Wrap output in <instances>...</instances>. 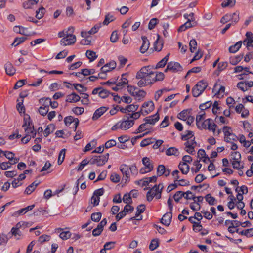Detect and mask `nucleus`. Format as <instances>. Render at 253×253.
<instances>
[{
	"mask_svg": "<svg viewBox=\"0 0 253 253\" xmlns=\"http://www.w3.org/2000/svg\"><path fill=\"white\" fill-rule=\"evenodd\" d=\"M81 97L75 93H72L66 97V101L69 102H77L79 101Z\"/></svg>",
	"mask_w": 253,
	"mask_h": 253,
	"instance_id": "nucleus-26",
	"label": "nucleus"
},
{
	"mask_svg": "<svg viewBox=\"0 0 253 253\" xmlns=\"http://www.w3.org/2000/svg\"><path fill=\"white\" fill-rule=\"evenodd\" d=\"M236 2V0H227V1H225L223 2L221 4L223 7H225L227 6H233Z\"/></svg>",
	"mask_w": 253,
	"mask_h": 253,
	"instance_id": "nucleus-61",
	"label": "nucleus"
},
{
	"mask_svg": "<svg viewBox=\"0 0 253 253\" xmlns=\"http://www.w3.org/2000/svg\"><path fill=\"white\" fill-rule=\"evenodd\" d=\"M205 199L209 205H214L215 204L216 199L211 196L210 194H207L205 197Z\"/></svg>",
	"mask_w": 253,
	"mask_h": 253,
	"instance_id": "nucleus-39",
	"label": "nucleus"
},
{
	"mask_svg": "<svg viewBox=\"0 0 253 253\" xmlns=\"http://www.w3.org/2000/svg\"><path fill=\"white\" fill-rule=\"evenodd\" d=\"M101 26V23H99L98 24H96L94 26L91 30L88 31V32L86 31H82L81 33V36L83 38H87L88 34L91 35L96 33L99 29Z\"/></svg>",
	"mask_w": 253,
	"mask_h": 253,
	"instance_id": "nucleus-13",
	"label": "nucleus"
},
{
	"mask_svg": "<svg viewBox=\"0 0 253 253\" xmlns=\"http://www.w3.org/2000/svg\"><path fill=\"white\" fill-rule=\"evenodd\" d=\"M185 146V150L187 152L192 154L193 152L194 151V147L196 145V143L194 140H190L187 141L184 143Z\"/></svg>",
	"mask_w": 253,
	"mask_h": 253,
	"instance_id": "nucleus-16",
	"label": "nucleus"
},
{
	"mask_svg": "<svg viewBox=\"0 0 253 253\" xmlns=\"http://www.w3.org/2000/svg\"><path fill=\"white\" fill-rule=\"evenodd\" d=\"M92 93L94 95L98 94L99 96L102 98L107 97L109 94V92L108 90L102 87L94 88L92 90Z\"/></svg>",
	"mask_w": 253,
	"mask_h": 253,
	"instance_id": "nucleus-12",
	"label": "nucleus"
},
{
	"mask_svg": "<svg viewBox=\"0 0 253 253\" xmlns=\"http://www.w3.org/2000/svg\"><path fill=\"white\" fill-rule=\"evenodd\" d=\"M217 125L212 122V120L211 119H208L205 120L203 123L200 124V129H208L211 130L215 134L216 133V128Z\"/></svg>",
	"mask_w": 253,
	"mask_h": 253,
	"instance_id": "nucleus-7",
	"label": "nucleus"
},
{
	"mask_svg": "<svg viewBox=\"0 0 253 253\" xmlns=\"http://www.w3.org/2000/svg\"><path fill=\"white\" fill-rule=\"evenodd\" d=\"M232 164L234 169H240L243 168V166L241 165L240 160L232 161Z\"/></svg>",
	"mask_w": 253,
	"mask_h": 253,
	"instance_id": "nucleus-62",
	"label": "nucleus"
},
{
	"mask_svg": "<svg viewBox=\"0 0 253 253\" xmlns=\"http://www.w3.org/2000/svg\"><path fill=\"white\" fill-rule=\"evenodd\" d=\"M212 91L216 92L215 95H219L220 94L223 93L225 91V87L223 86H220L217 84H216L213 88Z\"/></svg>",
	"mask_w": 253,
	"mask_h": 253,
	"instance_id": "nucleus-31",
	"label": "nucleus"
},
{
	"mask_svg": "<svg viewBox=\"0 0 253 253\" xmlns=\"http://www.w3.org/2000/svg\"><path fill=\"white\" fill-rule=\"evenodd\" d=\"M142 163L146 169H147V171H151L153 169V165L152 161L148 157H144L142 159Z\"/></svg>",
	"mask_w": 253,
	"mask_h": 253,
	"instance_id": "nucleus-24",
	"label": "nucleus"
},
{
	"mask_svg": "<svg viewBox=\"0 0 253 253\" xmlns=\"http://www.w3.org/2000/svg\"><path fill=\"white\" fill-rule=\"evenodd\" d=\"M184 196V192L181 191H178L173 196V198L175 202H178L180 199Z\"/></svg>",
	"mask_w": 253,
	"mask_h": 253,
	"instance_id": "nucleus-57",
	"label": "nucleus"
},
{
	"mask_svg": "<svg viewBox=\"0 0 253 253\" xmlns=\"http://www.w3.org/2000/svg\"><path fill=\"white\" fill-rule=\"evenodd\" d=\"M178 168L184 174H187L189 171V166L185 162L180 163Z\"/></svg>",
	"mask_w": 253,
	"mask_h": 253,
	"instance_id": "nucleus-29",
	"label": "nucleus"
},
{
	"mask_svg": "<svg viewBox=\"0 0 253 253\" xmlns=\"http://www.w3.org/2000/svg\"><path fill=\"white\" fill-rule=\"evenodd\" d=\"M146 93L143 90H139L138 88L136 90V93H135L134 96L140 99L141 98H143L145 96Z\"/></svg>",
	"mask_w": 253,
	"mask_h": 253,
	"instance_id": "nucleus-50",
	"label": "nucleus"
},
{
	"mask_svg": "<svg viewBox=\"0 0 253 253\" xmlns=\"http://www.w3.org/2000/svg\"><path fill=\"white\" fill-rule=\"evenodd\" d=\"M4 68L6 73L9 76L13 75L16 71L15 68L13 67L11 63L7 62L4 65Z\"/></svg>",
	"mask_w": 253,
	"mask_h": 253,
	"instance_id": "nucleus-22",
	"label": "nucleus"
},
{
	"mask_svg": "<svg viewBox=\"0 0 253 253\" xmlns=\"http://www.w3.org/2000/svg\"><path fill=\"white\" fill-rule=\"evenodd\" d=\"M71 32H69L68 34H66V37L61 40V44L66 46L75 43L76 41V37Z\"/></svg>",
	"mask_w": 253,
	"mask_h": 253,
	"instance_id": "nucleus-8",
	"label": "nucleus"
},
{
	"mask_svg": "<svg viewBox=\"0 0 253 253\" xmlns=\"http://www.w3.org/2000/svg\"><path fill=\"white\" fill-rule=\"evenodd\" d=\"M179 154L178 149L174 147H170L166 151V154L168 156H178Z\"/></svg>",
	"mask_w": 253,
	"mask_h": 253,
	"instance_id": "nucleus-27",
	"label": "nucleus"
},
{
	"mask_svg": "<svg viewBox=\"0 0 253 253\" xmlns=\"http://www.w3.org/2000/svg\"><path fill=\"white\" fill-rule=\"evenodd\" d=\"M207 86L208 84L206 82L203 81L198 82L192 88V93L193 96L195 97L199 96L203 93Z\"/></svg>",
	"mask_w": 253,
	"mask_h": 253,
	"instance_id": "nucleus-5",
	"label": "nucleus"
},
{
	"mask_svg": "<svg viewBox=\"0 0 253 253\" xmlns=\"http://www.w3.org/2000/svg\"><path fill=\"white\" fill-rule=\"evenodd\" d=\"M164 74L162 72H159L156 74L155 77L152 76L151 80L153 83L157 81H162L164 78Z\"/></svg>",
	"mask_w": 253,
	"mask_h": 253,
	"instance_id": "nucleus-43",
	"label": "nucleus"
},
{
	"mask_svg": "<svg viewBox=\"0 0 253 253\" xmlns=\"http://www.w3.org/2000/svg\"><path fill=\"white\" fill-rule=\"evenodd\" d=\"M168 69L172 72H176L182 70V67L179 63L176 62H170L168 64Z\"/></svg>",
	"mask_w": 253,
	"mask_h": 253,
	"instance_id": "nucleus-14",
	"label": "nucleus"
},
{
	"mask_svg": "<svg viewBox=\"0 0 253 253\" xmlns=\"http://www.w3.org/2000/svg\"><path fill=\"white\" fill-rule=\"evenodd\" d=\"M88 164H90V159L89 160H88L87 159L83 160L80 163V165L79 166L77 170L78 171L82 170L84 168V166H85Z\"/></svg>",
	"mask_w": 253,
	"mask_h": 253,
	"instance_id": "nucleus-60",
	"label": "nucleus"
},
{
	"mask_svg": "<svg viewBox=\"0 0 253 253\" xmlns=\"http://www.w3.org/2000/svg\"><path fill=\"white\" fill-rule=\"evenodd\" d=\"M109 154L105 155L95 156L90 159V164H96L97 166H101L105 164L109 158Z\"/></svg>",
	"mask_w": 253,
	"mask_h": 253,
	"instance_id": "nucleus-6",
	"label": "nucleus"
},
{
	"mask_svg": "<svg viewBox=\"0 0 253 253\" xmlns=\"http://www.w3.org/2000/svg\"><path fill=\"white\" fill-rule=\"evenodd\" d=\"M65 149H63L60 151L58 159V164L59 165H61L63 162L65 157Z\"/></svg>",
	"mask_w": 253,
	"mask_h": 253,
	"instance_id": "nucleus-44",
	"label": "nucleus"
},
{
	"mask_svg": "<svg viewBox=\"0 0 253 253\" xmlns=\"http://www.w3.org/2000/svg\"><path fill=\"white\" fill-rule=\"evenodd\" d=\"M243 44L246 45L247 48L250 47H253V37L250 39H246L243 41Z\"/></svg>",
	"mask_w": 253,
	"mask_h": 253,
	"instance_id": "nucleus-56",
	"label": "nucleus"
},
{
	"mask_svg": "<svg viewBox=\"0 0 253 253\" xmlns=\"http://www.w3.org/2000/svg\"><path fill=\"white\" fill-rule=\"evenodd\" d=\"M163 187L164 186L162 184L155 185L147 193V200L150 202L155 196L157 199H160Z\"/></svg>",
	"mask_w": 253,
	"mask_h": 253,
	"instance_id": "nucleus-3",
	"label": "nucleus"
},
{
	"mask_svg": "<svg viewBox=\"0 0 253 253\" xmlns=\"http://www.w3.org/2000/svg\"><path fill=\"white\" fill-rule=\"evenodd\" d=\"M197 43L195 39L191 40L189 42L190 50L191 52L196 51Z\"/></svg>",
	"mask_w": 253,
	"mask_h": 253,
	"instance_id": "nucleus-46",
	"label": "nucleus"
},
{
	"mask_svg": "<svg viewBox=\"0 0 253 253\" xmlns=\"http://www.w3.org/2000/svg\"><path fill=\"white\" fill-rule=\"evenodd\" d=\"M184 198L187 200H193L194 201L196 202V200H195V196L192 193V192H191V191H187L186 192H184Z\"/></svg>",
	"mask_w": 253,
	"mask_h": 253,
	"instance_id": "nucleus-53",
	"label": "nucleus"
},
{
	"mask_svg": "<svg viewBox=\"0 0 253 253\" xmlns=\"http://www.w3.org/2000/svg\"><path fill=\"white\" fill-rule=\"evenodd\" d=\"M49 111L48 105H45L44 107H40L39 109V113L42 116H45Z\"/></svg>",
	"mask_w": 253,
	"mask_h": 253,
	"instance_id": "nucleus-54",
	"label": "nucleus"
},
{
	"mask_svg": "<svg viewBox=\"0 0 253 253\" xmlns=\"http://www.w3.org/2000/svg\"><path fill=\"white\" fill-rule=\"evenodd\" d=\"M59 236L63 240H67L71 237V233L69 231H64L60 234Z\"/></svg>",
	"mask_w": 253,
	"mask_h": 253,
	"instance_id": "nucleus-58",
	"label": "nucleus"
},
{
	"mask_svg": "<svg viewBox=\"0 0 253 253\" xmlns=\"http://www.w3.org/2000/svg\"><path fill=\"white\" fill-rule=\"evenodd\" d=\"M123 201L126 204H130L132 202L131 196L129 194H125L124 195Z\"/></svg>",
	"mask_w": 253,
	"mask_h": 253,
	"instance_id": "nucleus-63",
	"label": "nucleus"
},
{
	"mask_svg": "<svg viewBox=\"0 0 253 253\" xmlns=\"http://www.w3.org/2000/svg\"><path fill=\"white\" fill-rule=\"evenodd\" d=\"M139 80L137 84L139 87H142L153 84L151 79L136 78Z\"/></svg>",
	"mask_w": 253,
	"mask_h": 253,
	"instance_id": "nucleus-25",
	"label": "nucleus"
},
{
	"mask_svg": "<svg viewBox=\"0 0 253 253\" xmlns=\"http://www.w3.org/2000/svg\"><path fill=\"white\" fill-rule=\"evenodd\" d=\"M107 110V108L106 107H101L97 109L93 114V115L92 117L93 120H96L98 119L101 115H102Z\"/></svg>",
	"mask_w": 253,
	"mask_h": 253,
	"instance_id": "nucleus-23",
	"label": "nucleus"
},
{
	"mask_svg": "<svg viewBox=\"0 0 253 253\" xmlns=\"http://www.w3.org/2000/svg\"><path fill=\"white\" fill-rule=\"evenodd\" d=\"M20 227V225L19 223H18L16 225V226L13 227L11 229V232L12 235L14 236H20L21 235V232L20 231L19 228Z\"/></svg>",
	"mask_w": 253,
	"mask_h": 253,
	"instance_id": "nucleus-38",
	"label": "nucleus"
},
{
	"mask_svg": "<svg viewBox=\"0 0 253 253\" xmlns=\"http://www.w3.org/2000/svg\"><path fill=\"white\" fill-rule=\"evenodd\" d=\"M116 66V62L114 61L110 62L109 63L105 64L101 68L102 73H105L109 72L114 69Z\"/></svg>",
	"mask_w": 253,
	"mask_h": 253,
	"instance_id": "nucleus-18",
	"label": "nucleus"
},
{
	"mask_svg": "<svg viewBox=\"0 0 253 253\" xmlns=\"http://www.w3.org/2000/svg\"><path fill=\"white\" fill-rule=\"evenodd\" d=\"M120 170L123 175V180H125V182L129 181L130 178L129 166L126 164L121 165L120 166Z\"/></svg>",
	"mask_w": 253,
	"mask_h": 253,
	"instance_id": "nucleus-10",
	"label": "nucleus"
},
{
	"mask_svg": "<svg viewBox=\"0 0 253 253\" xmlns=\"http://www.w3.org/2000/svg\"><path fill=\"white\" fill-rule=\"evenodd\" d=\"M157 172L158 176L164 175L166 177L169 176L170 172L169 169H166L163 165H160L158 167Z\"/></svg>",
	"mask_w": 253,
	"mask_h": 253,
	"instance_id": "nucleus-21",
	"label": "nucleus"
},
{
	"mask_svg": "<svg viewBox=\"0 0 253 253\" xmlns=\"http://www.w3.org/2000/svg\"><path fill=\"white\" fill-rule=\"evenodd\" d=\"M114 20V18L113 15L107 14L105 15V19L103 22L104 25H107L110 22Z\"/></svg>",
	"mask_w": 253,
	"mask_h": 253,
	"instance_id": "nucleus-51",
	"label": "nucleus"
},
{
	"mask_svg": "<svg viewBox=\"0 0 253 253\" xmlns=\"http://www.w3.org/2000/svg\"><path fill=\"white\" fill-rule=\"evenodd\" d=\"M64 122L67 126H70L72 123H74V130L76 131L79 125V120L77 118H74L72 116L66 117L64 119Z\"/></svg>",
	"mask_w": 253,
	"mask_h": 253,
	"instance_id": "nucleus-15",
	"label": "nucleus"
},
{
	"mask_svg": "<svg viewBox=\"0 0 253 253\" xmlns=\"http://www.w3.org/2000/svg\"><path fill=\"white\" fill-rule=\"evenodd\" d=\"M242 44V41L238 42L236 44H235L231 46L229 48V51L230 53H236L241 48Z\"/></svg>",
	"mask_w": 253,
	"mask_h": 253,
	"instance_id": "nucleus-33",
	"label": "nucleus"
},
{
	"mask_svg": "<svg viewBox=\"0 0 253 253\" xmlns=\"http://www.w3.org/2000/svg\"><path fill=\"white\" fill-rule=\"evenodd\" d=\"M172 212L170 211L165 213L161 219V223L165 225L168 226L171 221Z\"/></svg>",
	"mask_w": 253,
	"mask_h": 253,
	"instance_id": "nucleus-20",
	"label": "nucleus"
},
{
	"mask_svg": "<svg viewBox=\"0 0 253 253\" xmlns=\"http://www.w3.org/2000/svg\"><path fill=\"white\" fill-rule=\"evenodd\" d=\"M170 53H168L164 58H163L160 61H159L156 65V68L164 67L169 59V57Z\"/></svg>",
	"mask_w": 253,
	"mask_h": 253,
	"instance_id": "nucleus-36",
	"label": "nucleus"
},
{
	"mask_svg": "<svg viewBox=\"0 0 253 253\" xmlns=\"http://www.w3.org/2000/svg\"><path fill=\"white\" fill-rule=\"evenodd\" d=\"M45 12V9L43 7H41L36 11V17L37 19H40L43 17Z\"/></svg>",
	"mask_w": 253,
	"mask_h": 253,
	"instance_id": "nucleus-42",
	"label": "nucleus"
},
{
	"mask_svg": "<svg viewBox=\"0 0 253 253\" xmlns=\"http://www.w3.org/2000/svg\"><path fill=\"white\" fill-rule=\"evenodd\" d=\"M223 132L224 134V140L226 139V137H229L230 134L232 133V130L230 127L224 126L223 127Z\"/></svg>",
	"mask_w": 253,
	"mask_h": 253,
	"instance_id": "nucleus-47",
	"label": "nucleus"
},
{
	"mask_svg": "<svg viewBox=\"0 0 253 253\" xmlns=\"http://www.w3.org/2000/svg\"><path fill=\"white\" fill-rule=\"evenodd\" d=\"M143 43L141 46L140 48V51L142 53H145L148 49L150 45L149 40L145 36H142L141 37Z\"/></svg>",
	"mask_w": 253,
	"mask_h": 253,
	"instance_id": "nucleus-19",
	"label": "nucleus"
},
{
	"mask_svg": "<svg viewBox=\"0 0 253 253\" xmlns=\"http://www.w3.org/2000/svg\"><path fill=\"white\" fill-rule=\"evenodd\" d=\"M154 109V104L152 101H148L144 103L141 112L143 116H145L152 112Z\"/></svg>",
	"mask_w": 253,
	"mask_h": 253,
	"instance_id": "nucleus-9",
	"label": "nucleus"
},
{
	"mask_svg": "<svg viewBox=\"0 0 253 253\" xmlns=\"http://www.w3.org/2000/svg\"><path fill=\"white\" fill-rule=\"evenodd\" d=\"M192 27H194V25H193L192 23H190V21L188 20V21H187L186 22L179 27L178 29V31L179 32H183L185 31L186 29Z\"/></svg>",
	"mask_w": 253,
	"mask_h": 253,
	"instance_id": "nucleus-34",
	"label": "nucleus"
},
{
	"mask_svg": "<svg viewBox=\"0 0 253 253\" xmlns=\"http://www.w3.org/2000/svg\"><path fill=\"white\" fill-rule=\"evenodd\" d=\"M126 75L123 74L121 78L116 83L117 86L122 88L125 85L127 84L128 83L127 79L126 78Z\"/></svg>",
	"mask_w": 253,
	"mask_h": 253,
	"instance_id": "nucleus-32",
	"label": "nucleus"
},
{
	"mask_svg": "<svg viewBox=\"0 0 253 253\" xmlns=\"http://www.w3.org/2000/svg\"><path fill=\"white\" fill-rule=\"evenodd\" d=\"M86 56L89 59L90 61H94L97 57L96 53L91 50L86 51Z\"/></svg>",
	"mask_w": 253,
	"mask_h": 253,
	"instance_id": "nucleus-40",
	"label": "nucleus"
},
{
	"mask_svg": "<svg viewBox=\"0 0 253 253\" xmlns=\"http://www.w3.org/2000/svg\"><path fill=\"white\" fill-rule=\"evenodd\" d=\"M26 134H30L34 138L36 135V132L31 121L30 116L26 114L24 117V124L22 125Z\"/></svg>",
	"mask_w": 253,
	"mask_h": 253,
	"instance_id": "nucleus-2",
	"label": "nucleus"
},
{
	"mask_svg": "<svg viewBox=\"0 0 253 253\" xmlns=\"http://www.w3.org/2000/svg\"><path fill=\"white\" fill-rule=\"evenodd\" d=\"M17 101L18 102V103L16 105V108L17 111L20 113H25V109L23 105V99H21V100H19V99H17Z\"/></svg>",
	"mask_w": 253,
	"mask_h": 253,
	"instance_id": "nucleus-37",
	"label": "nucleus"
},
{
	"mask_svg": "<svg viewBox=\"0 0 253 253\" xmlns=\"http://www.w3.org/2000/svg\"><path fill=\"white\" fill-rule=\"evenodd\" d=\"M231 19V14H227L221 18V19L220 20V22L224 24L227 23V22L230 21Z\"/></svg>",
	"mask_w": 253,
	"mask_h": 253,
	"instance_id": "nucleus-64",
	"label": "nucleus"
},
{
	"mask_svg": "<svg viewBox=\"0 0 253 253\" xmlns=\"http://www.w3.org/2000/svg\"><path fill=\"white\" fill-rule=\"evenodd\" d=\"M26 39L27 38L25 37L16 38L11 45L12 46H16L24 42Z\"/></svg>",
	"mask_w": 253,
	"mask_h": 253,
	"instance_id": "nucleus-52",
	"label": "nucleus"
},
{
	"mask_svg": "<svg viewBox=\"0 0 253 253\" xmlns=\"http://www.w3.org/2000/svg\"><path fill=\"white\" fill-rule=\"evenodd\" d=\"M74 31V28L73 27H69L67 30L66 31H63L61 32H59L58 35V37L60 38H64L67 35L66 34H68L69 32H71V33H73Z\"/></svg>",
	"mask_w": 253,
	"mask_h": 253,
	"instance_id": "nucleus-45",
	"label": "nucleus"
},
{
	"mask_svg": "<svg viewBox=\"0 0 253 253\" xmlns=\"http://www.w3.org/2000/svg\"><path fill=\"white\" fill-rule=\"evenodd\" d=\"M151 128L150 126L146 122L140 125L135 132H134L135 134L142 132L145 130H149Z\"/></svg>",
	"mask_w": 253,
	"mask_h": 253,
	"instance_id": "nucleus-28",
	"label": "nucleus"
},
{
	"mask_svg": "<svg viewBox=\"0 0 253 253\" xmlns=\"http://www.w3.org/2000/svg\"><path fill=\"white\" fill-rule=\"evenodd\" d=\"M141 114H142V112H141V110H140L139 112H135L134 113H132V114L129 113L127 114V116H128V117L129 118L133 119V121H134V120H136L140 117Z\"/></svg>",
	"mask_w": 253,
	"mask_h": 253,
	"instance_id": "nucleus-59",
	"label": "nucleus"
},
{
	"mask_svg": "<svg viewBox=\"0 0 253 253\" xmlns=\"http://www.w3.org/2000/svg\"><path fill=\"white\" fill-rule=\"evenodd\" d=\"M102 216V214L100 212H95L91 214V219L96 222H98Z\"/></svg>",
	"mask_w": 253,
	"mask_h": 253,
	"instance_id": "nucleus-48",
	"label": "nucleus"
},
{
	"mask_svg": "<svg viewBox=\"0 0 253 253\" xmlns=\"http://www.w3.org/2000/svg\"><path fill=\"white\" fill-rule=\"evenodd\" d=\"M134 124L133 119L129 118L127 115L124 117L123 119L121 122H119L113 126L112 127V130H115L118 128L123 130H127L132 127Z\"/></svg>",
	"mask_w": 253,
	"mask_h": 253,
	"instance_id": "nucleus-1",
	"label": "nucleus"
},
{
	"mask_svg": "<svg viewBox=\"0 0 253 253\" xmlns=\"http://www.w3.org/2000/svg\"><path fill=\"white\" fill-rule=\"evenodd\" d=\"M159 246V241L157 239H153L151 241L149 245V249L151 251L155 250Z\"/></svg>",
	"mask_w": 253,
	"mask_h": 253,
	"instance_id": "nucleus-49",
	"label": "nucleus"
},
{
	"mask_svg": "<svg viewBox=\"0 0 253 253\" xmlns=\"http://www.w3.org/2000/svg\"><path fill=\"white\" fill-rule=\"evenodd\" d=\"M232 24H235L239 20V13L236 12L231 14Z\"/></svg>",
	"mask_w": 253,
	"mask_h": 253,
	"instance_id": "nucleus-55",
	"label": "nucleus"
},
{
	"mask_svg": "<svg viewBox=\"0 0 253 253\" xmlns=\"http://www.w3.org/2000/svg\"><path fill=\"white\" fill-rule=\"evenodd\" d=\"M152 67L150 66L142 67L136 74V78L151 79L154 76L152 71Z\"/></svg>",
	"mask_w": 253,
	"mask_h": 253,
	"instance_id": "nucleus-4",
	"label": "nucleus"
},
{
	"mask_svg": "<svg viewBox=\"0 0 253 253\" xmlns=\"http://www.w3.org/2000/svg\"><path fill=\"white\" fill-rule=\"evenodd\" d=\"M73 85L75 89L77 90L80 93H84V92L87 90V88L84 87L83 85L79 84H74Z\"/></svg>",
	"mask_w": 253,
	"mask_h": 253,
	"instance_id": "nucleus-41",
	"label": "nucleus"
},
{
	"mask_svg": "<svg viewBox=\"0 0 253 253\" xmlns=\"http://www.w3.org/2000/svg\"><path fill=\"white\" fill-rule=\"evenodd\" d=\"M157 39L154 43V48L156 51H160L163 46V42L160 40V36L157 35Z\"/></svg>",
	"mask_w": 253,
	"mask_h": 253,
	"instance_id": "nucleus-30",
	"label": "nucleus"
},
{
	"mask_svg": "<svg viewBox=\"0 0 253 253\" xmlns=\"http://www.w3.org/2000/svg\"><path fill=\"white\" fill-rule=\"evenodd\" d=\"M55 129V126L53 124H49L47 126V127L44 131V135L45 137H47L48 135L53 132Z\"/></svg>",
	"mask_w": 253,
	"mask_h": 253,
	"instance_id": "nucleus-35",
	"label": "nucleus"
},
{
	"mask_svg": "<svg viewBox=\"0 0 253 253\" xmlns=\"http://www.w3.org/2000/svg\"><path fill=\"white\" fill-rule=\"evenodd\" d=\"M145 210V206L143 204H141L137 206V211L135 213V216L131 217L130 220H140L142 219V216H140V215L143 213Z\"/></svg>",
	"mask_w": 253,
	"mask_h": 253,
	"instance_id": "nucleus-11",
	"label": "nucleus"
},
{
	"mask_svg": "<svg viewBox=\"0 0 253 253\" xmlns=\"http://www.w3.org/2000/svg\"><path fill=\"white\" fill-rule=\"evenodd\" d=\"M159 115L157 112L153 115L146 117L144 120L150 126L154 125L159 120Z\"/></svg>",
	"mask_w": 253,
	"mask_h": 253,
	"instance_id": "nucleus-17",
	"label": "nucleus"
}]
</instances>
